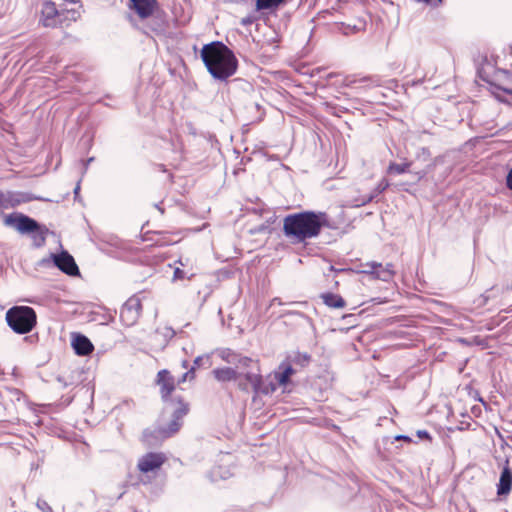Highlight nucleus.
<instances>
[{
  "instance_id": "11",
  "label": "nucleus",
  "mask_w": 512,
  "mask_h": 512,
  "mask_svg": "<svg viewBox=\"0 0 512 512\" xmlns=\"http://www.w3.org/2000/svg\"><path fill=\"white\" fill-rule=\"evenodd\" d=\"M238 388L248 393L250 390H252L255 394V396L258 395V389L261 384V374L260 373H253V372H247L245 374L239 373V378L236 380Z\"/></svg>"
},
{
  "instance_id": "32",
  "label": "nucleus",
  "mask_w": 512,
  "mask_h": 512,
  "mask_svg": "<svg viewBox=\"0 0 512 512\" xmlns=\"http://www.w3.org/2000/svg\"><path fill=\"white\" fill-rule=\"evenodd\" d=\"M395 440L396 441H405L407 443H411L412 442V439L409 437V436H406V435H397L395 437Z\"/></svg>"
},
{
  "instance_id": "31",
  "label": "nucleus",
  "mask_w": 512,
  "mask_h": 512,
  "mask_svg": "<svg viewBox=\"0 0 512 512\" xmlns=\"http://www.w3.org/2000/svg\"><path fill=\"white\" fill-rule=\"evenodd\" d=\"M506 187L512 191V168L506 175Z\"/></svg>"
},
{
  "instance_id": "35",
  "label": "nucleus",
  "mask_w": 512,
  "mask_h": 512,
  "mask_svg": "<svg viewBox=\"0 0 512 512\" xmlns=\"http://www.w3.org/2000/svg\"><path fill=\"white\" fill-rule=\"evenodd\" d=\"M199 361H200V358H196L195 361H194V364L198 365Z\"/></svg>"
},
{
  "instance_id": "7",
  "label": "nucleus",
  "mask_w": 512,
  "mask_h": 512,
  "mask_svg": "<svg viewBox=\"0 0 512 512\" xmlns=\"http://www.w3.org/2000/svg\"><path fill=\"white\" fill-rule=\"evenodd\" d=\"M177 408L173 412V418L166 427H159L155 432L161 438H168L179 431L183 424V417L189 412V404L178 399Z\"/></svg>"
},
{
  "instance_id": "21",
  "label": "nucleus",
  "mask_w": 512,
  "mask_h": 512,
  "mask_svg": "<svg viewBox=\"0 0 512 512\" xmlns=\"http://www.w3.org/2000/svg\"><path fill=\"white\" fill-rule=\"evenodd\" d=\"M494 85L497 89L512 95V73L503 72Z\"/></svg>"
},
{
  "instance_id": "24",
  "label": "nucleus",
  "mask_w": 512,
  "mask_h": 512,
  "mask_svg": "<svg viewBox=\"0 0 512 512\" xmlns=\"http://www.w3.org/2000/svg\"><path fill=\"white\" fill-rule=\"evenodd\" d=\"M279 384L274 379L272 381L264 382L263 378L261 377V384L258 389V395H268L277 390V387Z\"/></svg>"
},
{
  "instance_id": "36",
  "label": "nucleus",
  "mask_w": 512,
  "mask_h": 512,
  "mask_svg": "<svg viewBox=\"0 0 512 512\" xmlns=\"http://www.w3.org/2000/svg\"><path fill=\"white\" fill-rule=\"evenodd\" d=\"M377 272H382V268H376Z\"/></svg>"
},
{
  "instance_id": "19",
  "label": "nucleus",
  "mask_w": 512,
  "mask_h": 512,
  "mask_svg": "<svg viewBox=\"0 0 512 512\" xmlns=\"http://www.w3.org/2000/svg\"><path fill=\"white\" fill-rule=\"evenodd\" d=\"M321 299L323 303L330 308L341 309L346 306L345 300L339 294L331 292L324 293L321 295Z\"/></svg>"
},
{
  "instance_id": "13",
  "label": "nucleus",
  "mask_w": 512,
  "mask_h": 512,
  "mask_svg": "<svg viewBox=\"0 0 512 512\" xmlns=\"http://www.w3.org/2000/svg\"><path fill=\"white\" fill-rule=\"evenodd\" d=\"M55 265L64 273L70 276L79 275V268L74 258L68 252H62L54 256Z\"/></svg>"
},
{
  "instance_id": "15",
  "label": "nucleus",
  "mask_w": 512,
  "mask_h": 512,
  "mask_svg": "<svg viewBox=\"0 0 512 512\" xmlns=\"http://www.w3.org/2000/svg\"><path fill=\"white\" fill-rule=\"evenodd\" d=\"M295 373L296 369L292 366V362L284 360L280 363L278 370L273 373V379L277 381L279 386H286Z\"/></svg>"
},
{
  "instance_id": "22",
  "label": "nucleus",
  "mask_w": 512,
  "mask_h": 512,
  "mask_svg": "<svg viewBox=\"0 0 512 512\" xmlns=\"http://www.w3.org/2000/svg\"><path fill=\"white\" fill-rule=\"evenodd\" d=\"M157 238L154 240L155 245L157 246H169L177 243L178 239H173L172 234L169 232H158L156 233Z\"/></svg>"
},
{
  "instance_id": "27",
  "label": "nucleus",
  "mask_w": 512,
  "mask_h": 512,
  "mask_svg": "<svg viewBox=\"0 0 512 512\" xmlns=\"http://www.w3.org/2000/svg\"><path fill=\"white\" fill-rule=\"evenodd\" d=\"M195 377V367H192L190 370L185 372L180 379H178L177 383L180 384L185 382L186 380L193 381Z\"/></svg>"
},
{
  "instance_id": "4",
  "label": "nucleus",
  "mask_w": 512,
  "mask_h": 512,
  "mask_svg": "<svg viewBox=\"0 0 512 512\" xmlns=\"http://www.w3.org/2000/svg\"><path fill=\"white\" fill-rule=\"evenodd\" d=\"M9 327L17 334L31 332L37 324V315L29 306H14L6 312Z\"/></svg>"
},
{
  "instance_id": "26",
  "label": "nucleus",
  "mask_w": 512,
  "mask_h": 512,
  "mask_svg": "<svg viewBox=\"0 0 512 512\" xmlns=\"http://www.w3.org/2000/svg\"><path fill=\"white\" fill-rule=\"evenodd\" d=\"M288 362H292V366L295 368V366H298L300 368H303L308 365L310 362V356L304 354H296L293 357H289L286 359Z\"/></svg>"
},
{
  "instance_id": "29",
  "label": "nucleus",
  "mask_w": 512,
  "mask_h": 512,
  "mask_svg": "<svg viewBox=\"0 0 512 512\" xmlns=\"http://www.w3.org/2000/svg\"><path fill=\"white\" fill-rule=\"evenodd\" d=\"M186 274L185 272L180 268H175L174 274H173V280H183L185 279Z\"/></svg>"
},
{
  "instance_id": "9",
  "label": "nucleus",
  "mask_w": 512,
  "mask_h": 512,
  "mask_svg": "<svg viewBox=\"0 0 512 512\" xmlns=\"http://www.w3.org/2000/svg\"><path fill=\"white\" fill-rule=\"evenodd\" d=\"M156 383L159 386L161 398L164 401L170 400L172 393L176 390V384H178L170 371L160 370L157 373Z\"/></svg>"
},
{
  "instance_id": "10",
  "label": "nucleus",
  "mask_w": 512,
  "mask_h": 512,
  "mask_svg": "<svg viewBox=\"0 0 512 512\" xmlns=\"http://www.w3.org/2000/svg\"><path fill=\"white\" fill-rule=\"evenodd\" d=\"M158 7L157 0H129L130 10L134 11L141 20L153 16Z\"/></svg>"
},
{
  "instance_id": "23",
  "label": "nucleus",
  "mask_w": 512,
  "mask_h": 512,
  "mask_svg": "<svg viewBox=\"0 0 512 512\" xmlns=\"http://www.w3.org/2000/svg\"><path fill=\"white\" fill-rule=\"evenodd\" d=\"M286 0H256V10L276 9Z\"/></svg>"
},
{
  "instance_id": "20",
  "label": "nucleus",
  "mask_w": 512,
  "mask_h": 512,
  "mask_svg": "<svg viewBox=\"0 0 512 512\" xmlns=\"http://www.w3.org/2000/svg\"><path fill=\"white\" fill-rule=\"evenodd\" d=\"M361 84V87H370L376 84V81L371 76H363L357 78L356 76H347L344 79L343 84L347 87H352L355 84Z\"/></svg>"
},
{
  "instance_id": "2",
  "label": "nucleus",
  "mask_w": 512,
  "mask_h": 512,
  "mask_svg": "<svg viewBox=\"0 0 512 512\" xmlns=\"http://www.w3.org/2000/svg\"><path fill=\"white\" fill-rule=\"evenodd\" d=\"M200 56L208 73L216 80L227 82L238 70L236 55L221 41L203 45Z\"/></svg>"
},
{
  "instance_id": "12",
  "label": "nucleus",
  "mask_w": 512,
  "mask_h": 512,
  "mask_svg": "<svg viewBox=\"0 0 512 512\" xmlns=\"http://www.w3.org/2000/svg\"><path fill=\"white\" fill-rule=\"evenodd\" d=\"M364 266L367 269L363 272L372 274L383 281L390 280L395 274L394 265L392 263H388L386 266H383L381 263L368 262Z\"/></svg>"
},
{
  "instance_id": "25",
  "label": "nucleus",
  "mask_w": 512,
  "mask_h": 512,
  "mask_svg": "<svg viewBox=\"0 0 512 512\" xmlns=\"http://www.w3.org/2000/svg\"><path fill=\"white\" fill-rule=\"evenodd\" d=\"M410 167H411L410 162H405V163H401V164L392 162L389 164V166L387 168V172L390 174H403V173H406Z\"/></svg>"
},
{
  "instance_id": "16",
  "label": "nucleus",
  "mask_w": 512,
  "mask_h": 512,
  "mask_svg": "<svg viewBox=\"0 0 512 512\" xmlns=\"http://www.w3.org/2000/svg\"><path fill=\"white\" fill-rule=\"evenodd\" d=\"M512 489V470L509 466L508 461L506 465L503 467L499 483L497 486V494L498 495H507L510 493Z\"/></svg>"
},
{
  "instance_id": "28",
  "label": "nucleus",
  "mask_w": 512,
  "mask_h": 512,
  "mask_svg": "<svg viewBox=\"0 0 512 512\" xmlns=\"http://www.w3.org/2000/svg\"><path fill=\"white\" fill-rule=\"evenodd\" d=\"M257 19H258L257 16H255L254 14H249L240 20V24L242 26H249V25L253 24Z\"/></svg>"
},
{
  "instance_id": "1",
  "label": "nucleus",
  "mask_w": 512,
  "mask_h": 512,
  "mask_svg": "<svg viewBox=\"0 0 512 512\" xmlns=\"http://www.w3.org/2000/svg\"><path fill=\"white\" fill-rule=\"evenodd\" d=\"M327 227L329 218L325 212L306 210L286 215L282 232L291 243L299 244L317 238Z\"/></svg>"
},
{
  "instance_id": "8",
  "label": "nucleus",
  "mask_w": 512,
  "mask_h": 512,
  "mask_svg": "<svg viewBox=\"0 0 512 512\" xmlns=\"http://www.w3.org/2000/svg\"><path fill=\"white\" fill-rule=\"evenodd\" d=\"M166 461L167 456L165 453L148 452L139 458L137 469L143 475H148L149 473L157 475Z\"/></svg>"
},
{
  "instance_id": "3",
  "label": "nucleus",
  "mask_w": 512,
  "mask_h": 512,
  "mask_svg": "<svg viewBox=\"0 0 512 512\" xmlns=\"http://www.w3.org/2000/svg\"><path fill=\"white\" fill-rule=\"evenodd\" d=\"M79 13L76 10H58L52 1H44L40 10L39 23L46 28L69 26L76 21Z\"/></svg>"
},
{
  "instance_id": "33",
  "label": "nucleus",
  "mask_w": 512,
  "mask_h": 512,
  "mask_svg": "<svg viewBox=\"0 0 512 512\" xmlns=\"http://www.w3.org/2000/svg\"><path fill=\"white\" fill-rule=\"evenodd\" d=\"M379 186L381 187V190H385L389 186V183L387 180H383Z\"/></svg>"
},
{
  "instance_id": "6",
  "label": "nucleus",
  "mask_w": 512,
  "mask_h": 512,
  "mask_svg": "<svg viewBox=\"0 0 512 512\" xmlns=\"http://www.w3.org/2000/svg\"><path fill=\"white\" fill-rule=\"evenodd\" d=\"M142 313V299L139 295H132L123 304L120 310V320L126 327L134 326Z\"/></svg>"
},
{
  "instance_id": "14",
  "label": "nucleus",
  "mask_w": 512,
  "mask_h": 512,
  "mask_svg": "<svg viewBox=\"0 0 512 512\" xmlns=\"http://www.w3.org/2000/svg\"><path fill=\"white\" fill-rule=\"evenodd\" d=\"M219 357L228 364L242 368H248L254 362L252 358L243 356L231 349H222L219 352Z\"/></svg>"
},
{
  "instance_id": "17",
  "label": "nucleus",
  "mask_w": 512,
  "mask_h": 512,
  "mask_svg": "<svg viewBox=\"0 0 512 512\" xmlns=\"http://www.w3.org/2000/svg\"><path fill=\"white\" fill-rule=\"evenodd\" d=\"M75 353L80 356H87L94 350L92 342L84 335L77 334L72 341Z\"/></svg>"
},
{
  "instance_id": "30",
  "label": "nucleus",
  "mask_w": 512,
  "mask_h": 512,
  "mask_svg": "<svg viewBox=\"0 0 512 512\" xmlns=\"http://www.w3.org/2000/svg\"><path fill=\"white\" fill-rule=\"evenodd\" d=\"M416 434L420 439H425L429 442L432 441L431 435L426 430H418Z\"/></svg>"
},
{
  "instance_id": "34",
  "label": "nucleus",
  "mask_w": 512,
  "mask_h": 512,
  "mask_svg": "<svg viewBox=\"0 0 512 512\" xmlns=\"http://www.w3.org/2000/svg\"><path fill=\"white\" fill-rule=\"evenodd\" d=\"M442 3H443V0H435L433 5L437 7V6H440Z\"/></svg>"
},
{
  "instance_id": "5",
  "label": "nucleus",
  "mask_w": 512,
  "mask_h": 512,
  "mask_svg": "<svg viewBox=\"0 0 512 512\" xmlns=\"http://www.w3.org/2000/svg\"><path fill=\"white\" fill-rule=\"evenodd\" d=\"M4 224L15 228L21 234H34L39 236L41 242L45 240V229L39 223L22 213H11L4 217Z\"/></svg>"
},
{
  "instance_id": "18",
  "label": "nucleus",
  "mask_w": 512,
  "mask_h": 512,
  "mask_svg": "<svg viewBox=\"0 0 512 512\" xmlns=\"http://www.w3.org/2000/svg\"><path fill=\"white\" fill-rule=\"evenodd\" d=\"M212 375L218 382L236 381L239 378V373L231 367L215 368L212 370Z\"/></svg>"
}]
</instances>
